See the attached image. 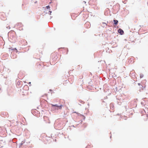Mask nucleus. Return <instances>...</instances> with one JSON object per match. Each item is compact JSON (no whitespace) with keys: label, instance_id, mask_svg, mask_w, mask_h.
I'll return each mask as SVG.
<instances>
[{"label":"nucleus","instance_id":"nucleus-1","mask_svg":"<svg viewBox=\"0 0 148 148\" xmlns=\"http://www.w3.org/2000/svg\"><path fill=\"white\" fill-rule=\"evenodd\" d=\"M51 106L52 107L56 106V107H57V108H57V109H56V108H55L56 109H57V110H58V109H61L62 108V107L63 106V105H61L60 106H58V105L57 104L53 105V104H51Z\"/></svg>","mask_w":148,"mask_h":148},{"label":"nucleus","instance_id":"nucleus-2","mask_svg":"<svg viewBox=\"0 0 148 148\" xmlns=\"http://www.w3.org/2000/svg\"><path fill=\"white\" fill-rule=\"evenodd\" d=\"M118 32L121 35L123 34L124 33L123 31L121 29H119L118 30Z\"/></svg>","mask_w":148,"mask_h":148},{"label":"nucleus","instance_id":"nucleus-3","mask_svg":"<svg viewBox=\"0 0 148 148\" xmlns=\"http://www.w3.org/2000/svg\"><path fill=\"white\" fill-rule=\"evenodd\" d=\"M113 21L114 24L116 25H117L118 22V21L116 20H114Z\"/></svg>","mask_w":148,"mask_h":148},{"label":"nucleus","instance_id":"nucleus-4","mask_svg":"<svg viewBox=\"0 0 148 148\" xmlns=\"http://www.w3.org/2000/svg\"><path fill=\"white\" fill-rule=\"evenodd\" d=\"M46 7L47 9H50V7H49V6H46ZM50 10V9H49V10Z\"/></svg>","mask_w":148,"mask_h":148},{"label":"nucleus","instance_id":"nucleus-5","mask_svg":"<svg viewBox=\"0 0 148 148\" xmlns=\"http://www.w3.org/2000/svg\"><path fill=\"white\" fill-rule=\"evenodd\" d=\"M21 25V23H18L17 24H16V25L17 26V25Z\"/></svg>","mask_w":148,"mask_h":148},{"label":"nucleus","instance_id":"nucleus-6","mask_svg":"<svg viewBox=\"0 0 148 148\" xmlns=\"http://www.w3.org/2000/svg\"><path fill=\"white\" fill-rule=\"evenodd\" d=\"M49 12H50V14H51V11H49Z\"/></svg>","mask_w":148,"mask_h":148},{"label":"nucleus","instance_id":"nucleus-7","mask_svg":"<svg viewBox=\"0 0 148 148\" xmlns=\"http://www.w3.org/2000/svg\"><path fill=\"white\" fill-rule=\"evenodd\" d=\"M15 49L16 50L17 52L18 51L16 49V48H15Z\"/></svg>","mask_w":148,"mask_h":148},{"label":"nucleus","instance_id":"nucleus-8","mask_svg":"<svg viewBox=\"0 0 148 148\" xmlns=\"http://www.w3.org/2000/svg\"><path fill=\"white\" fill-rule=\"evenodd\" d=\"M138 84L139 85H140V83H138Z\"/></svg>","mask_w":148,"mask_h":148}]
</instances>
